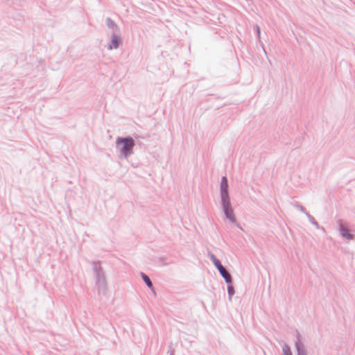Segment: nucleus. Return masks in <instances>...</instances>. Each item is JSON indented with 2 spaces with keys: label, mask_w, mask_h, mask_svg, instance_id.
<instances>
[{
  "label": "nucleus",
  "mask_w": 355,
  "mask_h": 355,
  "mask_svg": "<svg viewBox=\"0 0 355 355\" xmlns=\"http://www.w3.org/2000/svg\"><path fill=\"white\" fill-rule=\"evenodd\" d=\"M105 24L112 31V33H120V28L119 26L110 17H107L105 19Z\"/></svg>",
  "instance_id": "obj_10"
},
{
  "label": "nucleus",
  "mask_w": 355,
  "mask_h": 355,
  "mask_svg": "<svg viewBox=\"0 0 355 355\" xmlns=\"http://www.w3.org/2000/svg\"><path fill=\"white\" fill-rule=\"evenodd\" d=\"M220 201L230 200L229 194V184L226 176H223L220 184Z\"/></svg>",
  "instance_id": "obj_4"
},
{
  "label": "nucleus",
  "mask_w": 355,
  "mask_h": 355,
  "mask_svg": "<svg viewBox=\"0 0 355 355\" xmlns=\"http://www.w3.org/2000/svg\"><path fill=\"white\" fill-rule=\"evenodd\" d=\"M294 206L298 209L300 210L301 212L304 213L306 214V212H308L306 211V209L301 205L298 204V203H295L294 204Z\"/></svg>",
  "instance_id": "obj_15"
},
{
  "label": "nucleus",
  "mask_w": 355,
  "mask_h": 355,
  "mask_svg": "<svg viewBox=\"0 0 355 355\" xmlns=\"http://www.w3.org/2000/svg\"><path fill=\"white\" fill-rule=\"evenodd\" d=\"M221 209L226 217L232 223H236V216L230 200L220 201Z\"/></svg>",
  "instance_id": "obj_3"
},
{
  "label": "nucleus",
  "mask_w": 355,
  "mask_h": 355,
  "mask_svg": "<svg viewBox=\"0 0 355 355\" xmlns=\"http://www.w3.org/2000/svg\"><path fill=\"white\" fill-rule=\"evenodd\" d=\"M256 31H257V37L259 39H260L261 31H260V28L258 25L256 26Z\"/></svg>",
  "instance_id": "obj_16"
},
{
  "label": "nucleus",
  "mask_w": 355,
  "mask_h": 355,
  "mask_svg": "<svg viewBox=\"0 0 355 355\" xmlns=\"http://www.w3.org/2000/svg\"><path fill=\"white\" fill-rule=\"evenodd\" d=\"M295 349L296 355H307L304 345L302 341V336L298 331H296V339L295 340Z\"/></svg>",
  "instance_id": "obj_7"
},
{
  "label": "nucleus",
  "mask_w": 355,
  "mask_h": 355,
  "mask_svg": "<svg viewBox=\"0 0 355 355\" xmlns=\"http://www.w3.org/2000/svg\"><path fill=\"white\" fill-rule=\"evenodd\" d=\"M306 216H307L309 222L313 224L314 226L316 227V228H319V224L316 221V220L312 216L309 212H306Z\"/></svg>",
  "instance_id": "obj_13"
},
{
  "label": "nucleus",
  "mask_w": 355,
  "mask_h": 355,
  "mask_svg": "<svg viewBox=\"0 0 355 355\" xmlns=\"http://www.w3.org/2000/svg\"><path fill=\"white\" fill-rule=\"evenodd\" d=\"M208 257H209L210 260L212 261L213 264L219 272L220 275L224 279L225 282L227 284H230L231 282H233L231 274L223 266L220 261L211 252H209Z\"/></svg>",
  "instance_id": "obj_2"
},
{
  "label": "nucleus",
  "mask_w": 355,
  "mask_h": 355,
  "mask_svg": "<svg viewBox=\"0 0 355 355\" xmlns=\"http://www.w3.org/2000/svg\"><path fill=\"white\" fill-rule=\"evenodd\" d=\"M282 355H293L291 347L287 344H285L282 347Z\"/></svg>",
  "instance_id": "obj_14"
},
{
  "label": "nucleus",
  "mask_w": 355,
  "mask_h": 355,
  "mask_svg": "<svg viewBox=\"0 0 355 355\" xmlns=\"http://www.w3.org/2000/svg\"><path fill=\"white\" fill-rule=\"evenodd\" d=\"M95 283L98 294L105 295L107 291L106 279H96Z\"/></svg>",
  "instance_id": "obj_9"
},
{
  "label": "nucleus",
  "mask_w": 355,
  "mask_h": 355,
  "mask_svg": "<svg viewBox=\"0 0 355 355\" xmlns=\"http://www.w3.org/2000/svg\"><path fill=\"white\" fill-rule=\"evenodd\" d=\"M135 141L130 136L118 137L116 139V148L119 151V158H128L133 153Z\"/></svg>",
  "instance_id": "obj_1"
},
{
  "label": "nucleus",
  "mask_w": 355,
  "mask_h": 355,
  "mask_svg": "<svg viewBox=\"0 0 355 355\" xmlns=\"http://www.w3.org/2000/svg\"><path fill=\"white\" fill-rule=\"evenodd\" d=\"M259 42H261V46H262V49H263V52H264L265 55H267V52H266V49H265V48H264V45H263V44L260 40H259Z\"/></svg>",
  "instance_id": "obj_17"
},
{
  "label": "nucleus",
  "mask_w": 355,
  "mask_h": 355,
  "mask_svg": "<svg viewBox=\"0 0 355 355\" xmlns=\"http://www.w3.org/2000/svg\"><path fill=\"white\" fill-rule=\"evenodd\" d=\"M123 40L120 33H112L111 35L110 42L107 44V49L112 50L116 49L122 44Z\"/></svg>",
  "instance_id": "obj_5"
},
{
  "label": "nucleus",
  "mask_w": 355,
  "mask_h": 355,
  "mask_svg": "<svg viewBox=\"0 0 355 355\" xmlns=\"http://www.w3.org/2000/svg\"><path fill=\"white\" fill-rule=\"evenodd\" d=\"M89 263L93 266L92 270L94 274L95 280L105 279V275L101 266L100 261H92Z\"/></svg>",
  "instance_id": "obj_6"
},
{
  "label": "nucleus",
  "mask_w": 355,
  "mask_h": 355,
  "mask_svg": "<svg viewBox=\"0 0 355 355\" xmlns=\"http://www.w3.org/2000/svg\"><path fill=\"white\" fill-rule=\"evenodd\" d=\"M171 355H174V354H171Z\"/></svg>",
  "instance_id": "obj_19"
},
{
  "label": "nucleus",
  "mask_w": 355,
  "mask_h": 355,
  "mask_svg": "<svg viewBox=\"0 0 355 355\" xmlns=\"http://www.w3.org/2000/svg\"><path fill=\"white\" fill-rule=\"evenodd\" d=\"M339 223V232L342 237L347 240H353L355 238V235L350 232L349 230L343 225L342 220L338 221Z\"/></svg>",
  "instance_id": "obj_8"
},
{
  "label": "nucleus",
  "mask_w": 355,
  "mask_h": 355,
  "mask_svg": "<svg viewBox=\"0 0 355 355\" xmlns=\"http://www.w3.org/2000/svg\"><path fill=\"white\" fill-rule=\"evenodd\" d=\"M140 275L143 281L145 282L146 285L148 286V288H150L152 291V292H153V293L155 294L154 286L150 277L143 272H140Z\"/></svg>",
  "instance_id": "obj_11"
},
{
  "label": "nucleus",
  "mask_w": 355,
  "mask_h": 355,
  "mask_svg": "<svg viewBox=\"0 0 355 355\" xmlns=\"http://www.w3.org/2000/svg\"><path fill=\"white\" fill-rule=\"evenodd\" d=\"M238 228L241 229L243 230L242 227H241V225L237 223V221L236 220V223H234Z\"/></svg>",
  "instance_id": "obj_18"
},
{
  "label": "nucleus",
  "mask_w": 355,
  "mask_h": 355,
  "mask_svg": "<svg viewBox=\"0 0 355 355\" xmlns=\"http://www.w3.org/2000/svg\"><path fill=\"white\" fill-rule=\"evenodd\" d=\"M227 289L229 298L231 300L232 296L235 294V290L234 286H232V282H231L230 284H227Z\"/></svg>",
  "instance_id": "obj_12"
}]
</instances>
